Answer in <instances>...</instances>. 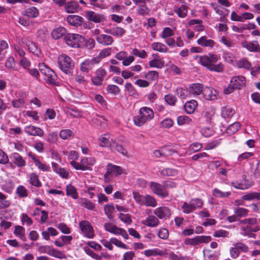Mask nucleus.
Listing matches in <instances>:
<instances>
[{"label": "nucleus", "mask_w": 260, "mask_h": 260, "mask_svg": "<svg viewBox=\"0 0 260 260\" xmlns=\"http://www.w3.org/2000/svg\"><path fill=\"white\" fill-rule=\"evenodd\" d=\"M28 156L32 160L36 166H37L39 170L43 172L50 171V167L49 166L41 162L35 154L29 153L28 154Z\"/></svg>", "instance_id": "6ab92c4d"}, {"label": "nucleus", "mask_w": 260, "mask_h": 260, "mask_svg": "<svg viewBox=\"0 0 260 260\" xmlns=\"http://www.w3.org/2000/svg\"><path fill=\"white\" fill-rule=\"evenodd\" d=\"M67 20L70 25L74 26H80L83 22V18L76 15H69L67 17Z\"/></svg>", "instance_id": "cd10ccee"}, {"label": "nucleus", "mask_w": 260, "mask_h": 260, "mask_svg": "<svg viewBox=\"0 0 260 260\" xmlns=\"http://www.w3.org/2000/svg\"><path fill=\"white\" fill-rule=\"evenodd\" d=\"M204 89L203 85L202 84H191L188 89V94L191 97H196L201 93L203 94Z\"/></svg>", "instance_id": "4468645a"}, {"label": "nucleus", "mask_w": 260, "mask_h": 260, "mask_svg": "<svg viewBox=\"0 0 260 260\" xmlns=\"http://www.w3.org/2000/svg\"><path fill=\"white\" fill-rule=\"evenodd\" d=\"M191 121V119L187 116H179L177 118V124L181 126L185 124H188Z\"/></svg>", "instance_id": "13d9d810"}, {"label": "nucleus", "mask_w": 260, "mask_h": 260, "mask_svg": "<svg viewBox=\"0 0 260 260\" xmlns=\"http://www.w3.org/2000/svg\"><path fill=\"white\" fill-rule=\"evenodd\" d=\"M197 44L203 47H207L212 49L216 46V42L212 40L209 39L205 36L201 37L197 41Z\"/></svg>", "instance_id": "a211bd4d"}, {"label": "nucleus", "mask_w": 260, "mask_h": 260, "mask_svg": "<svg viewBox=\"0 0 260 260\" xmlns=\"http://www.w3.org/2000/svg\"><path fill=\"white\" fill-rule=\"evenodd\" d=\"M85 38L77 34H69L65 37L67 44L73 48H82L85 46Z\"/></svg>", "instance_id": "39448f33"}, {"label": "nucleus", "mask_w": 260, "mask_h": 260, "mask_svg": "<svg viewBox=\"0 0 260 260\" xmlns=\"http://www.w3.org/2000/svg\"><path fill=\"white\" fill-rule=\"evenodd\" d=\"M58 64L59 69L66 74L70 73V70L73 67L72 59L66 54H61L58 56Z\"/></svg>", "instance_id": "423d86ee"}, {"label": "nucleus", "mask_w": 260, "mask_h": 260, "mask_svg": "<svg viewBox=\"0 0 260 260\" xmlns=\"http://www.w3.org/2000/svg\"><path fill=\"white\" fill-rule=\"evenodd\" d=\"M25 229L20 225H16L15 227L14 231V234L21 239L22 241H26V237L25 236Z\"/></svg>", "instance_id": "a19ab883"}, {"label": "nucleus", "mask_w": 260, "mask_h": 260, "mask_svg": "<svg viewBox=\"0 0 260 260\" xmlns=\"http://www.w3.org/2000/svg\"><path fill=\"white\" fill-rule=\"evenodd\" d=\"M149 187L152 192L161 198H166L168 196V193L166 189L160 184L151 182Z\"/></svg>", "instance_id": "f8f14e48"}, {"label": "nucleus", "mask_w": 260, "mask_h": 260, "mask_svg": "<svg viewBox=\"0 0 260 260\" xmlns=\"http://www.w3.org/2000/svg\"><path fill=\"white\" fill-rule=\"evenodd\" d=\"M29 182L32 185L36 187H39L41 186L42 183L39 180V176L35 173H32L29 175Z\"/></svg>", "instance_id": "a18cd8bd"}, {"label": "nucleus", "mask_w": 260, "mask_h": 260, "mask_svg": "<svg viewBox=\"0 0 260 260\" xmlns=\"http://www.w3.org/2000/svg\"><path fill=\"white\" fill-rule=\"evenodd\" d=\"M142 223L149 227L154 228L158 225L159 220L156 216L151 215L148 216L145 220H143Z\"/></svg>", "instance_id": "b1692460"}, {"label": "nucleus", "mask_w": 260, "mask_h": 260, "mask_svg": "<svg viewBox=\"0 0 260 260\" xmlns=\"http://www.w3.org/2000/svg\"><path fill=\"white\" fill-rule=\"evenodd\" d=\"M123 173V170L120 167L109 164L107 166V172L104 175L105 180L106 182H109L110 175L116 177Z\"/></svg>", "instance_id": "9d476101"}, {"label": "nucleus", "mask_w": 260, "mask_h": 260, "mask_svg": "<svg viewBox=\"0 0 260 260\" xmlns=\"http://www.w3.org/2000/svg\"><path fill=\"white\" fill-rule=\"evenodd\" d=\"M154 116L152 109L147 107H143L140 109L139 115L133 117V122L136 126H141L147 122L152 120Z\"/></svg>", "instance_id": "7ed1b4c3"}, {"label": "nucleus", "mask_w": 260, "mask_h": 260, "mask_svg": "<svg viewBox=\"0 0 260 260\" xmlns=\"http://www.w3.org/2000/svg\"><path fill=\"white\" fill-rule=\"evenodd\" d=\"M235 214L239 217H245L248 215L249 211L244 208L238 207L235 209Z\"/></svg>", "instance_id": "69168bd1"}, {"label": "nucleus", "mask_w": 260, "mask_h": 260, "mask_svg": "<svg viewBox=\"0 0 260 260\" xmlns=\"http://www.w3.org/2000/svg\"><path fill=\"white\" fill-rule=\"evenodd\" d=\"M106 32L110 33L114 36L120 37L125 33V30L123 28L117 26L112 27L109 31H106Z\"/></svg>", "instance_id": "09e8293b"}, {"label": "nucleus", "mask_w": 260, "mask_h": 260, "mask_svg": "<svg viewBox=\"0 0 260 260\" xmlns=\"http://www.w3.org/2000/svg\"><path fill=\"white\" fill-rule=\"evenodd\" d=\"M96 159L94 157H84L81 158L80 162L71 161V166L77 170L90 171L91 167L95 165Z\"/></svg>", "instance_id": "20e7f679"}, {"label": "nucleus", "mask_w": 260, "mask_h": 260, "mask_svg": "<svg viewBox=\"0 0 260 260\" xmlns=\"http://www.w3.org/2000/svg\"><path fill=\"white\" fill-rule=\"evenodd\" d=\"M51 166L53 172L58 174L60 177L63 179H68L69 173L64 168L60 167L58 165L54 162H51Z\"/></svg>", "instance_id": "412c9836"}, {"label": "nucleus", "mask_w": 260, "mask_h": 260, "mask_svg": "<svg viewBox=\"0 0 260 260\" xmlns=\"http://www.w3.org/2000/svg\"><path fill=\"white\" fill-rule=\"evenodd\" d=\"M189 202L193 211L201 208L204 205L203 200L199 198L192 199Z\"/></svg>", "instance_id": "8fccbe9b"}, {"label": "nucleus", "mask_w": 260, "mask_h": 260, "mask_svg": "<svg viewBox=\"0 0 260 260\" xmlns=\"http://www.w3.org/2000/svg\"><path fill=\"white\" fill-rule=\"evenodd\" d=\"M230 81L236 89H240L246 85V79L243 76L234 77L231 79Z\"/></svg>", "instance_id": "bb28decb"}, {"label": "nucleus", "mask_w": 260, "mask_h": 260, "mask_svg": "<svg viewBox=\"0 0 260 260\" xmlns=\"http://www.w3.org/2000/svg\"><path fill=\"white\" fill-rule=\"evenodd\" d=\"M13 162L18 167H22L25 165V161L18 153H14L12 155Z\"/></svg>", "instance_id": "e433bc0d"}, {"label": "nucleus", "mask_w": 260, "mask_h": 260, "mask_svg": "<svg viewBox=\"0 0 260 260\" xmlns=\"http://www.w3.org/2000/svg\"><path fill=\"white\" fill-rule=\"evenodd\" d=\"M66 33V29L63 27H59L54 29L51 33L52 37L57 40L61 38Z\"/></svg>", "instance_id": "ea45409f"}, {"label": "nucleus", "mask_w": 260, "mask_h": 260, "mask_svg": "<svg viewBox=\"0 0 260 260\" xmlns=\"http://www.w3.org/2000/svg\"><path fill=\"white\" fill-rule=\"evenodd\" d=\"M59 135L61 139L66 140L73 138L74 136V133L71 129H64L60 131Z\"/></svg>", "instance_id": "37998d69"}, {"label": "nucleus", "mask_w": 260, "mask_h": 260, "mask_svg": "<svg viewBox=\"0 0 260 260\" xmlns=\"http://www.w3.org/2000/svg\"><path fill=\"white\" fill-rule=\"evenodd\" d=\"M66 11L68 13H73L79 10V6L76 2H70L67 3L64 6Z\"/></svg>", "instance_id": "c9c22d12"}, {"label": "nucleus", "mask_w": 260, "mask_h": 260, "mask_svg": "<svg viewBox=\"0 0 260 260\" xmlns=\"http://www.w3.org/2000/svg\"><path fill=\"white\" fill-rule=\"evenodd\" d=\"M24 131L26 134L31 136L42 137L44 133L41 128L32 125L25 126Z\"/></svg>", "instance_id": "f3484780"}, {"label": "nucleus", "mask_w": 260, "mask_h": 260, "mask_svg": "<svg viewBox=\"0 0 260 260\" xmlns=\"http://www.w3.org/2000/svg\"><path fill=\"white\" fill-rule=\"evenodd\" d=\"M22 42L23 44H24L27 46L28 50L32 53L37 55L39 52L36 44L35 43L29 41L27 38H23L22 39Z\"/></svg>", "instance_id": "7c9ffc66"}, {"label": "nucleus", "mask_w": 260, "mask_h": 260, "mask_svg": "<svg viewBox=\"0 0 260 260\" xmlns=\"http://www.w3.org/2000/svg\"><path fill=\"white\" fill-rule=\"evenodd\" d=\"M154 214L156 216L157 218L160 219H169L171 215V212L169 208L162 206L156 208L154 210Z\"/></svg>", "instance_id": "ddd939ff"}, {"label": "nucleus", "mask_w": 260, "mask_h": 260, "mask_svg": "<svg viewBox=\"0 0 260 260\" xmlns=\"http://www.w3.org/2000/svg\"><path fill=\"white\" fill-rule=\"evenodd\" d=\"M95 39L98 43L104 46L111 45L113 42L112 37L105 34H101L96 37Z\"/></svg>", "instance_id": "393cba45"}, {"label": "nucleus", "mask_w": 260, "mask_h": 260, "mask_svg": "<svg viewBox=\"0 0 260 260\" xmlns=\"http://www.w3.org/2000/svg\"><path fill=\"white\" fill-rule=\"evenodd\" d=\"M143 206L155 207L157 206V202L153 197L146 194L145 196L144 204Z\"/></svg>", "instance_id": "c03bdc74"}, {"label": "nucleus", "mask_w": 260, "mask_h": 260, "mask_svg": "<svg viewBox=\"0 0 260 260\" xmlns=\"http://www.w3.org/2000/svg\"><path fill=\"white\" fill-rule=\"evenodd\" d=\"M134 84L140 88H147L150 86L149 81L146 79H137L135 81Z\"/></svg>", "instance_id": "0e129e2a"}, {"label": "nucleus", "mask_w": 260, "mask_h": 260, "mask_svg": "<svg viewBox=\"0 0 260 260\" xmlns=\"http://www.w3.org/2000/svg\"><path fill=\"white\" fill-rule=\"evenodd\" d=\"M66 194L73 199H77L79 197L76 188L71 184L66 186Z\"/></svg>", "instance_id": "f704fd0d"}, {"label": "nucleus", "mask_w": 260, "mask_h": 260, "mask_svg": "<svg viewBox=\"0 0 260 260\" xmlns=\"http://www.w3.org/2000/svg\"><path fill=\"white\" fill-rule=\"evenodd\" d=\"M241 223L247 224L246 228H243V231L256 232L260 231V225H257V220L255 218H248L241 220Z\"/></svg>", "instance_id": "9b49d317"}, {"label": "nucleus", "mask_w": 260, "mask_h": 260, "mask_svg": "<svg viewBox=\"0 0 260 260\" xmlns=\"http://www.w3.org/2000/svg\"><path fill=\"white\" fill-rule=\"evenodd\" d=\"M144 78L148 81L149 83L150 84L151 82L157 81L158 73L155 71H149L145 74Z\"/></svg>", "instance_id": "58836bf2"}, {"label": "nucleus", "mask_w": 260, "mask_h": 260, "mask_svg": "<svg viewBox=\"0 0 260 260\" xmlns=\"http://www.w3.org/2000/svg\"><path fill=\"white\" fill-rule=\"evenodd\" d=\"M39 68L40 72L44 74L45 77L47 75H49L50 73L53 72V70L43 62L39 63Z\"/></svg>", "instance_id": "6e6d98bb"}, {"label": "nucleus", "mask_w": 260, "mask_h": 260, "mask_svg": "<svg viewBox=\"0 0 260 260\" xmlns=\"http://www.w3.org/2000/svg\"><path fill=\"white\" fill-rule=\"evenodd\" d=\"M242 46L250 52H256L260 50L259 45L257 41H243L241 43Z\"/></svg>", "instance_id": "aec40b11"}, {"label": "nucleus", "mask_w": 260, "mask_h": 260, "mask_svg": "<svg viewBox=\"0 0 260 260\" xmlns=\"http://www.w3.org/2000/svg\"><path fill=\"white\" fill-rule=\"evenodd\" d=\"M151 46L153 50L162 53L166 52L168 49L165 44L159 42H154Z\"/></svg>", "instance_id": "de8ad7c7"}, {"label": "nucleus", "mask_w": 260, "mask_h": 260, "mask_svg": "<svg viewBox=\"0 0 260 260\" xmlns=\"http://www.w3.org/2000/svg\"><path fill=\"white\" fill-rule=\"evenodd\" d=\"M198 106L197 102L195 100H192L190 101L187 102L184 106V109L186 113L188 114L193 113Z\"/></svg>", "instance_id": "2f4dec72"}, {"label": "nucleus", "mask_w": 260, "mask_h": 260, "mask_svg": "<svg viewBox=\"0 0 260 260\" xmlns=\"http://www.w3.org/2000/svg\"><path fill=\"white\" fill-rule=\"evenodd\" d=\"M111 53V49L108 48L103 49L99 53L98 56L94 57L96 63H99L102 59L109 56Z\"/></svg>", "instance_id": "4c0bfd02"}, {"label": "nucleus", "mask_w": 260, "mask_h": 260, "mask_svg": "<svg viewBox=\"0 0 260 260\" xmlns=\"http://www.w3.org/2000/svg\"><path fill=\"white\" fill-rule=\"evenodd\" d=\"M11 202L7 197L0 192V209H5L10 206Z\"/></svg>", "instance_id": "3c124183"}, {"label": "nucleus", "mask_w": 260, "mask_h": 260, "mask_svg": "<svg viewBox=\"0 0 260 260\" xmlns=\"http://www.w3.org/2000/svg\"><path fill=\"white\" fill-rule=\"evenodd\" d=\"M106 90L108 93L114 95L118 94L120 91L119 88L117 85L113 84L108 85L107 86Z\"/></svg>", "instance_id": "e2e57ef3"}, {"label": "nucleus", "mask_w": 260, "mask_h": 260, "mask_svg": "<svg viewBox=\"0 0 260 260\" xmlns=\"http://www.w3.org/2000/svg\"><path fill=\"white\" fill-rule=\"evenodd\" d=\"M160 173L165 176H173L177 175V171L173 169L166 168L162 169Z\"/></svg>", "instance_id": "338daca9"}, {"label": "nucleus", "mask_w": 260, "mask_h": 260, "mask_svg": "<svg viewBox=\"0 0 260 260\" xmlns=\"http://www.w3.org/2000/svg\"><path fill=\"white\" fill-rule=\"evenodd\" d=\"M195 59L199 64L210 71L221 73L224 70V66L221 62L215 64L220 59L217 54L209 53L207 55H197Z\"/></svg>", "instance_id": "f257e3e1"}, {"label": "nucleus", "mask_w": 260, "mask_h": 260, "mask_svg": "<svg viewBox=\"0 0 260 260\" xmlns=\"http://www.w3.org/2000/svg\"><path fill=\"white\" fill-rule=\"evenodd\" d=\"M212 238L209 236H197L192 238H186L184 243L186 245L196 246L201 243H207L211 241Z\"/></svg>", "instance_id": "0eeeda50"}, {"label": "nucleus", "mask_w": 260, "mask_h": 260, "mask_svg": "<svg viewBox=\"0 0 260 260\" xmlns=\"http://www.w3.org/2000/svg\"><path fill=\"white\" fill-rule=\"evenodd\" d=\"M152 56L153 59L149 61V66L157 69L162 68L164 66V61L157 54H153Z\"/></svg>", "instance_id": "a878e982"}, {"label": "nucleus", "mask_w": 260, "mask_h": 260, "mask_svg": "<svg viewBox=\"0 0 260 260\" xmlns=\"http://www.w3.org/2000/svg\"><path fill=\"white\" fill-rule=\"evenodd\" d=\"M144 254L147 257L151 256H163L167 255V249L161 250L158 248L146 250L143 252Z\"/></svg>", "instance_id": "c85d7f7f"}, {"label": "nucleus", "mask_w": 260, "mask_h": 260, "mask_svg": "<svg viewBox=\"0 0 260 260\" xmlns=\"http://www.w3.org/2000/svg\"><path fill=\"white\" fill-rule=\"evenodd\" d=\"M237 66L239 68H244L246 70H250L251 67V64L250 62H249L246 59H242L239 60L237 62Z\"/></svg>", "instance_id": "680f3d73"}, {"label": "nucleus", "mask_w": 260, "mask_h": 260, "mask_svg": "<svg viewBox=\"0 0 260 260\" xmlns=\"http://www.w3.org/2000/svg\"><path fill=\"white\" fill-rule=\"evenodd\" d=\"M240 127L239 122H235L229 126L226 129V133L230 135L236 133Z\"/></svg>", "instance_id": "bf43d9fd"}, {"label": "nucleus", "mask_w": 260, "mask_h": 260, "mask_svg": "<svg viewBox=\"0 0 260 260\" xmlns=\"http://www.w3.org/2000/svg\"><path fill=\"white\" fill-rule=\"evenodd\" d=\"M106 231L116 235H121L125 239H128L126 231L122 228H118L111 223H106L104 225Z\"/></svg>", "instance_id": "1a4fd4ad"}, {"label": "nucleus", "mask_w": 260, "mask_h": 260, "mask_svg": "<svg viewBox=\"0 0 260 260\" xmlns=\"http://www.w3.org/2000/svg\"><path fill=\"white\" fill-rule=\"evenodd\" d=\"M187 24L190 26L196 25L193 29L199 32L202 31L204 29V26L202 25V21L200 19H191L188 22Z\"/></svg>", "instance_id": "72a5a7b5"}, {"label": "nucleus", "mask_w": 260, "mask_h": 260, "mask_svg": "<svg viewBox=\"0 0 260 260\" xmlns=\"http://www.w3.org/2000/svg\"><path fill=\"white\" fill-rule=\"evenodd\" d=\"M85 16L87 20L94 23H100L105 20V17L103 15L92 11H87L85 13Z\"/></svg>", "instance_id": "dca6fc26"}, {"label": "nucleus", "mask_w": 260, "mask_h": 260, "mask_svg": "<svg viewBox=\"0 0 260 260\" xmlns=\"http://www.w3.org/2000/svg\"><path fill=\"white\" fill-rule=\"evenodd\" d=\"M57 79V76L53 71L50 73L49 75H47L45 77V80L48 84H55Z\"/></svg>", "instance_id": "774afa93"}, {"label": "nucleus", "mask_w": 260, "mask_h": 260, "mask_svg": "<svg viewBox=\"0 0 260 260\" xmlns=\"http://www.w3.org/2000/svg\"><path fill=\"white\" fill-rule=\"evenodd\" d=\"M80 229L83 236L88 239H92L94 236V232L92 226L87 220H83L79 222Z\"/></svg>", "instance_id": "6e6552de"}, {"label": "nucleus", "mask_w": 260, "mask_h": 260, "mask_svg": "<svg viewBox=\"0 0 260 260\" xmlns=\"http://www.w3.org/2000/svg\"><path fill=\"white\" fill-rule=\"evenodd\" d=\"M235 113V110L230 106H226L221 108V115L225 119L231 118Z\"/></svg>", "instance_id": "c756f323"}, {"label": "nucleus", "mask_w": 260, "mask_h": 260, "mask_svg": "<svg viewBox=\"0 0 260 260\" xmlns=\"http://www.w3.org/2000/svg\"><path fill=\"white\" fill-rule=\"evenodd\" d=\"M133 194L136 202L141 206H143L144 204L145 196H143L135 191L133 192Z\"/></svg>", "instance_id": "052dcab7"}, {"label": "nucleus", "mask_w": 260, "mask_h": 260, "mask_svg": "<svg viewBox=\"0 0 260 260\" xmlns=\"http://www.w3.org/2000/svg\"><path fill=\"white\" fill-rule=\"evenodd\" d=\"M243 201H251L253 200H260V190L257 192H251L247 193L241 197Z\"/></svg>", "instance_id": "473e14b6"}, {"label": "nucleus", "mask_w": 260, "mask_h": 260, "mask_svg": "<svg viewBox=\"0 0 260 260\" xmlns=\"http://www.w3.org/2000/svg\"><path fill=\"white\" fill-rule=\"evenodd\" d=\"M26 95L24 93H23L22 98L13 100L12 102V105L14 108H19L23 106L25 104L24 99L25 98Z\"/></svg>", "instance_id": "864d4df0"}, {"label": "nucleus", "mask_w": 260, "mask_h": 260, "mask_svg": "<svg viewBox=\"0 0 260 260\" xmlns=\"http://www.w3.org/2000/svg\"><path fill=\"white\" fill-rule=\"evenodd\" d=\"M24 14L29 17L35 18L39 15V11L37 8L32 7L26 9L25 10Z\"/></svg>", "instance_id": "5fc2aeb1"}, {"label": "nucleus", "mask_w": 260, "mask_h": 260, "mask_svg": "<svg viewBox=\"0 0 260 260\" xmlns=\"http://www.w3.org/2000/svg\"><path fill=\"white\" fill-rule=\"evenodd\" d=\"M212 194L216 198H228L231 194V191H222L218 188H214L212 190Z\"/></svg>", "instance_id": "49530a36"}, {"label": "nucleus", "mask_w": 260, "mask_h": 260, "mask_svg": "<svg viewBox=\"0 0 260 260\" xmlns=\"http://www.w3.org/2000/svg\"><path fill=\"white\" fill-rule=\"evenodd\" d=\"M202 95L206 100L213 101L217 99L218 93L214 88L207 86L204 88Z\"/></svg>", "instance_id": "2eb2a0df"}, {"label": "nucleus", "mask_w": 260, "mask_h": 260, "mask_svg": "<svg viewBox=\"0 0 260 260\" xmlns=\"http://www.w3.org/2000/svg\"><path fill=\"white\" fill-rule=\"evenodd\" d=\"M8 47V44L6 41L0 40V61L4 59Z\"/></svg>", "instance_id": "603ef678"}, {"label": "nucleus", "mask_w": 260, "mask_h": 260, "mask_svg": "<svg viewBox=\"0 0 260 260\" xmlns=\"http://www.w3.org/2000/svg\"><path fill=\"white\" fill-rule=\"evenodd\" d=\"M48 254L59 259H63L66 258V255L62 252L51 247L48 251Z\"/></svg>", "instance_id": "79ce46f5"}, {"label": "nucleus", "mask_w": 260, "mask_h": 260, "mask_svg": "<svg viewBox=\"0 0 260 260\" xmlns=\"http://www.w3.org/2000/svg\"><path fill=\"white\" fill-rule=\"evenodd\" d=\"M99 145L101 147H109L112 151H116L123 155H126V150L121 145L118 144L114 139H110V135L108 133L104 134L99 138Z\"/></svg>", "instance_id": "f03ea898"}, {"label": "nucleus", "mask_w": 260, "mask_h": 260, "mask_svg": "<svg viewBox=\"0 0 260 260\" xmlns=\"http://www.w3.org/2000/svg\"><path fill=\"white\" fill-rule=\"evenodd\" d=\"M94 57L91 59H87L84 60L80 66V70L83 72L88 73L93 67L95 63Z\"/></svg>", "instance_id": "5701e85b"}, {"label": "nucleus", "mask_w": 260, "mask_h": 260, "mask_svg": "<svg viewBox=\"0 0 260 260\" xmlns=\"http://www.w3.org/2000/svg\"><path fill=\"white\" fill-rule=\"evenodd\" d=\"M125 90L130 96H135L138 94L136 89L129 82H126L124 85Z\"/></svg>", "instance_id": "4d7b16f0"}, {"label": "nucleus", "mask_w": 260, "mask_h": 260, "mask_svg": "<svg viewBox=\"0 0 260 260\" xmlns=\"http://www.w3.org/2000/svg\"><path fill=\"white\" fill-rule=\"evenodd\" d=\"M180 2L182 4L181 6L180 7H174V10L178 17L183 18L187 16L188 7L185 2L180 0Z\"/></svg>", "instance_id": "4be33fe9"}]
</instances>
